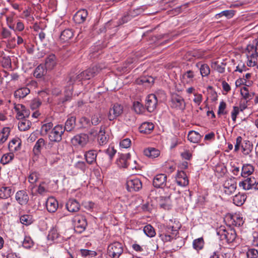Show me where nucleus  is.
I'll use <instances>...</instances> for the list:
<instances>
[{
	"instance_id": "f257e3e1",
	"label": "nucleus",
	"mask_w": 258,
	"mask_h": 258,
	"mask_svg": "<svg viewBox=\"0 0 258 258\" xmlns=\"http://www.w3.org/2000/svg\"><path fill=\"white\" fill-rule=\"evenodd\" d=\"M242 138L240 136L237 137L236 144L234 146V151H238L240 147L241 148V152L245 156H248L249 157H252V152L253 150V145L249 141L245 140L242 142Z\"/></svg>"
},
{
	"instance_id": "f03ea898",
	"label": "nucleus",
	"mask_w": 258,
	"mask_h": 258,
	"mask_svg": "<svg viewBox=\"0 0 258 258\" xmlns=\"http://www.w3.org/2000/svg\"><path fill=\"white\" fill-rule=\"evenodd\" d=\"M161 231L159 233V237L164 241H170L174 239L178 233V230L174 226L168 225L165 226L164 225L161 226Z\"/></svg>"
},
{
	"instance_id": "7ed1b4c3",
	"label": "nucleus",
	"mask_w": 258,
	"mask_h": 258,
	"mask_svg": "<svg viewBox=\"0 0 258 258\" xmlns=\"http://www.w3.org/2000/svg\"><path fill=\"white\" fill-rule=\"evenodd\" d=\"M217 234L220 236L221 240H226L228 243H231L236 237V233L234 229L221 226L217 229Z\"/></svg>"
},
{
	"instance_id": "20e7f679",
	"label": "nucleus",
	"mask_w": 258,
	"mask_h": 258,
	"mask_svg": "<svg viewBox=\"0 0 258 258\" xmlns=\"http://www.w3.org/2000/svg\"><path fill=\"white\" fill-rule=\"evenodd\" d=\"M123 251V247L122 243L115 241L108 246L107 252L111 258H119Z\"/></svg>"
},
{
	"instance_id": "39448f33",
	"label": "nucleus",
	"mask_w": 258,
	"mask_h": 258,
	"mask_svg": "<svg viewBox=\"0 0 258 258\" xmlns=\"http://www.w3.org/2000/svg\"><path fill=\"white\" fill-rule=\"evenodd\" d=\"M171 107L176 110L183 111L186 104L183 97L177 94H173L171 98Z\"/></svg>"
},
{
	"instance_id": "423d86ee",
	"label": "nucleus",
	"mask_w": 258,
	"mask_h": 258,
	"mask_svg": "<svg viewBox=\"0 0 258 258\" xmlns=\"http://www.w3.org/2000/svg\"><path fill=\"white\" fill-rule=\"evenodd\" d=\"M65 129L60 125H56L53 127L49 134V139L51 142H59L62 139V135H63Z\"/></svg>"
},
{
	"instance_id": "0eeeda50",
	"label": "nucleus",
	"mask_w": 258,
	"mask_h": 258,
	"mask_svg": "<svg viewBox=\"0 0 258 258\" xmlns=\"http://www.w3.org/2000/svg\"><path fill=\"white\" fill-rule=\"evenodd\" d=\"M105 152L109 155V158L106 157L98 159L99 163L104 169H106L110 166L111 159L115 155L116 150L113 147H109Z\"/></svg>"
},
{
	"instance_id": "6e6552de",
	"label": "nucleus",
	"mask_w": 258,
	"mask_h": 258,
	"mask_svg": "<svg viewBox=\"0 0 258 258\" xmlns=\"http://www.w3.org/2000/svg\"><path fill=\"white\" fill-rule=\"evenodd\" d=\"M126 188L128 191H138L142 187V183L139 178L128 179L126 183Z\"/></svg>"
},
{
	"instance_id": "1a4fd4ad",
	"label": "nucleus",
	"mask_w": 258,
	"mask_h": 258,
	"mask_svg": "<svg viewBox=\"0 0 258 258\" xmlns=\"http://www.w3.org/2000/svg\"><path fill=\"white\" fill-rule=\"evenodd\" d=\"M240 187H242L244 190L254 189L258 190V181L253 177L248 178L239 183Z\"/></svg>"
},
{
	"instance_id": "9d476101",
	"label": "nucleus",
	"mask_w": 258,
	"mask_h": 258,
	"mask_svg": "<svg viewBox=\"0 0 258 258\" xmlns=\"http://www.w3.org/2000/svg\"><path fill=\"white\" fill-rule=\"evenodd\" d=\"M157 104V98L155 95L151 94L146 97L145 106L149 112H153L156 108Z\"/></svg>"
},
{
	"instance_id": "9b49d317",
	"label": "nucleus",
	"mask_w": 258,
	"mask_h": 258,
	"mask_svg": "<svg viewBox=\"0 0 258 258\" xmlns=\"http://www.w3.org/2000/svg\"><path fill=\"white\" fill-rule=\"evenodd\" d=\"M236 182L234 178H228L223 183L224 192L228 195L232 194L236 190Z\"/></svg>"
},
{
	"instance_id": "f8f14e48",
	"label": "nucleus",
	"mask_w": 258,
	"mask_h": 258,
	"mask_svg": "<svg viewBox=\"0 0 258 258\" xmlns=\"http://www.w3.org/2000/svg\"><path fill=\"white\" fill-rule=\"evenodd\" d=\"M14 109L17 112L16 118L18 119H24L30 115V111L25 106L20 104H15Z\"/></svg>"
},
{
	"instance_id": "ddd939ff",
	"label": "nucleus",
	"mask_w": 258,
	"mask_h": 258,
	"mask_svg": "<svg viewBox=\"0 0 258 258\" xmlns=\"http://www.w3.org/2000/svg\"><path fill=\"white\" fill-rule=\"evenodd\" d=\"M123 107L118 103L114 104L110 108L108 113V119L113 120L117 117L122 114Z\"/></svg>"
},
{
	"instance_id": "4468645a",
	"label": "nucleus",
	"mask_w": 258,
	"mask_h": 258,
	"mask_svg": "<svg viewBox=\"0 0 258 258\" xmlns=\"http://www.w3.org/2000/svg\"><path fill=\"white\" fill-rule=\"evenodd\" d=\"M167 176L165 174H158L153 179V185L156 188H163L166 185Z\"/></svg>"
},
{
	"instance_id": "2eb2a0df",
	"label": "nucleus",
	"mask_w": 258,
	"mask_h": 258,
	"mask_svg": "<svg viewBox=\"0 0 258 258\" xmlns=\"http://www.w3.org/2000/svg\"><path fill=\"white\" fill-rule=\"evenodd\" d=\"M15 198L17 202L21 205H26L29 201V196L26 191L24 190L17 191Z\"/></svg>"
},
{
	"instance_id": "dca6fc26",
	"label": "nucleus",
	"mask_w": 258,
	"mask_h": 258,
	"mask_svg": "<svg viewBox=\"0 0 258 258\" xmlns=\"http://www.w3.org/2000/svg\"><path fill=\"white\" fill-rule=\"evenodd\" d=\"M46 208L49 212H55L58 207V202L53 197L49 198L46 203Z\"/></svg>"
},
{
	"instance_id": "f3484780",
	"label": "nucleus",
	"mask_w": 258,
	"mask_h": 258,
	"mask_svg": "<svg viewBox=\"0 0 258 258\" xmlns=\"http://www.w3.org/2000/svg\"><path fill=\"white\" fill-rule=\"evenodd\" d=\"M176 181L177 183L180 185L184 186L188 184V180L185 173L183 171H178Z\"/></svg>"
},
{
	"instance_id": "a211bd4d",
	"label": "nucleus",
	"mask_w": 258,
	"mask_h": 258,
	"mask_svg": "<svg viewBox=\"0 0 258 258\" xmlns=\"http://www.w3.org/2000/svg\"><path fill=\"white\" fill-rule=\"evenodd\" d=\"M80 207L79 203L75 199L69 200L66 204V208L71 212H78Z\"/></svg>"
},
{
	"instance_id": "6ab92c4d",
	"label": "nucleus",
	"mask_w": 258,
	"mask_h": 258,
	"mask_svg": "<svg viewBox=\"0 0 258 258\" xmlns=\"http://www.w3.org/2000/svg\"><path fill=\"white\" fill-rule=\"evenodd\" d=\"M46 158L51 164L57 162L59 160L58 151L53 149L48 150L46 153Z\"/></svg>"
},
{
	"instance_id": "aec40b11",
	"label": "nucleus",
	"mask_w": 258,
	"mask_h": 258,
	"mask_svg": "<svg viewBox=\"0 0 258 258\" xmlns=\"http://www.w3.org/2000/svg\"><path fill=\"white\" fill-rule=\"evenodd\" d=\"M154 125L152 122H145L143 123L139 127V131L141 133L148 134L154 129Z\"/></svg>"
},
{
	"instance_id": "412c9836",
	"label": "nucleus",
	"mask_w": 258,
	"mask_h": 258,
	"mask_svg": "<svg viewBox=\"0 0 258 258\" xmlns=\"http://www.w3.org/2000/svg\"><path fill=\"white\" fill-rule=\"evenodd\" d=\"M230 221L231 224L237 227L241 226L244 223L243 217L237 213L230 216Z\"/></svg>"
},
{
	"instance_id": "4be33fe9",
	"label": "nucleus",
	"mask_w": 258,
	"mask_h": 258,
	"mask_svg": "<svg viewBox=\"0 0 258 258\" xmlns=\"http://www.w3.org/2000/svg\"><path fill=\"white\" fill-rule=\"evenodd\" d=\"M56 64V57L54 54L49 55L45 59V68L47 70H51Z\"/></svg>"
},
{
	"instance_id": "5701e85b",
	"label": "nucleus",
	"mask_w": 258,
	"mask_h": 258,
	"mask_svg": "<svg viewBox=\"0 0 258 258\" xmlns=\"http://www.w3.org/2000/svg\"><path fill=\"white\" fill-rule=\"evenodd\" d=\"M21 142L19 138L13 139L9 144V149L11 152H16L20 149Z\"/></svg>"
},
{
	"instance_id": "b1692460",
	"label": "nucleus",
	"mask_w": 258,
	"mask_h": 258,
	"mask_svg": "<svg viewBox=\"0 0 258 258\" xmlns=\"http://www.w3.org/2000/svg\"><path fill=\"white\" fill-rule=\"evenodd\" d=\"M130 153L121 154L120 157L116 161L117 165L120 168H126L127 167V160L130 158Z\"/></svg>"
},
{
	"instance_id": "393cba45",
	"label": "nucleus",
	"mask_w": 258,
	"mask_h": 258,
	"mask_svg": "<svg viewBox=\"0 0 258 258\" xmlns=\"http://www.w3.org/2000/svg\"><path fill=\"white\" fill-rule=\"evenodd\" d=\"M254 167L250 164H245L243 165L241 171V175L242 177H246L251 175L254 171Z\"/></svg>"
},
{
	"instance_id": "a878e982",
	"label": "nucleus",
	"mask_w": 258,
	"mask_h": 258,
	"mask_svg": "<svg viewBox=\"0 0 258 258\" xmlns=\"http://www.w3.org/2000/svg\"><path fill=\"white\" fill-rule=\"evenodd\" d=\"M30 90L27 87H22L16 90L14 93L16 98H24L30 93Z\"/></svg>"
},
{
	"instance_id": "bb28decb",
	"label": "nucleus",
	"mask_w": 258,
	"mask_h": 258,
	"mask_svg": "<svg viewBox=\"0 0 258 258\" xmlns=\"http://www.w3.org/2000/svg\"><path fill=\"white\" fill-rule=\"evenodd\" d=\"M45 143V141L43 138H40L37 141L33 149L35 155H38L41 153V149Z\"/></svg>"
},
{
	"instance_id": "cd10ccee",
	"label": "nucleus",
	"mask_w": 258,
	"mask_h": 258,
	"mask_svg": "<svg viewBox=\"0 0 258 258\" xmlns=\"http://www.w3.org/2000/svg\"><path fill=\"white\" fill-rule=\"evenodd\" d=\"M74 35V33L72 30L68 29L64 30L61 32L60 35V40L62 42L68 41Z\"/></svg>"
},
{
	"instance_id": "c85d7f7f",
	"label": "nucleus",
	"mask_w": 258,
	"mask_h": 258,
	"mask_svg": "<svg viewBox=\"0 0 258 258\" xmlns=\"http://www.w3.org/2000/svg\"><path fill=\"white\" fill-rule=\"evenodd\" d=\"M144 155L151 158H155L160 155V151L154 148H149L144 150Z\"/></svg>"
},
{
	"instance_id": "c756f323",
	"label": "nucleus",
	"mask_w": 258,
	"mask_h": 258,
	"mask_svg": "<svg viewBox=\"0 0 258 258\" xmlns=\"http://www.w3.org/2000/svg\"><path fill=\"white\" fill-rule=\"evenodd\" d=\"M12 193L11 187L2 186L0 188V199H8L11 196Z\"/></svg>"
},
{
	"instance_id": "7c9ffc66",
	"label": "nucleus",
	"mask_w": 258,
	"mask_h": 258,
	"mask_svg": "<svg viewBox=\"0 0 258 258\" xmlns=\"http://www.w3.org/2000/svg\"><path fill=\"white\" fill-rule=\"evenodd\" d=\"M202 136L201 135L195 131H190L188 134V140L192 143H199L201 139Z\"/></svg>"
},
{
	"instance_id": "2f4dec72",
	"label": "nucleus",
	"mask_w": 258,
	"mask_h": 258,
	"mask_svg": "<svg viewBox=\"0 0 258 258\" xmlns=\"http://www.w3.org/2000/svg\"><path fill=\"white\" fill-rule=\"evenodd\" d=\"M246 199V197L244 194L239 193L234 196L233 203L237 206H240L244 204Z\"/></svg>"
},
{
	"instance_id": "473e14b6",
	"label": "nucleus",
	"mask_w": 258,
	"mask_h": 258,
	"mask_svg": "<svg viewBox=\"0 0 258 258\" xmlns=\"http://www.w3.org/2000/svg\"><path fill=\"white\" fill-rule=\"evenodd\" d=\"M247 66L249 67H253L257 66V56L247 51Z\"/></svg>"
},
{
	"instance_id": "72a5a7b5",
	"label": "nucleus",
	"mask_w": 258,
	"mask_h": 258,
	"mask_svg": "<svg viewBox=\"0 0 258 258\" xmlns=\"http://www.w3.org/2000/svg\"><path fill=\"white\" fill-rule=\"evenodd\" d=\"M31 125V122L25 118L22 119L18 123V128L21 131H26L29 130Z\"/></svg>"
},
{
	"instance_id": "f704fd0d",
	"label": "nucleus",
	"mask_w": 258,
	"mask_h": 258,
	"mask_svg": "<svg viewBox=\"0 0 258 258\" xmlns=\"http://www.w3.org/2000/svg\"><path fill=\"white\" fill-rule=\"evenodd\" d=\"M47 70L42 64L38 66L35 70L34 76L37 78H41L46 74Z\"/></svg>"
},
{
	"instance_id": "c9c22d12",
	"label": "nucleus",
	"mask_w": 258,
	"mask_h": 258,
	"mask_svg": "<svg viewBox=\"0 0 258 258\" xmlns=\"http://www.w3.org/2000/svg\"><path fill=\"white\" fill-rule=\"evenodd\" d=\"M85 157L86 160V161L89 164H92L93 162H94L97 157V153L96 151L95 150H90L86 153L85 154Z\"/></svg>"
},
{
	"instance_id": "e433bc0d",
	"label": "nucleus",
	"mask_w": 258,
	"mask_h": 258,
	"mask_svg": "<svg viewBox=\"0 0 258 258\" xmlns=\"http://www.w3.org/2000/svg\"><path fill=\"white\" fill-rule=\"evenodd\" d=\"M10 128L9 127H4L0 133V143L3 144L8 139L10 135Z\"/></svg>"
},
{
	"instance_id": "4c0bfd02",
	"label": "nucleus",
	"mask_w": 258,
	"mask_h": 258,
	"mask_svg": "<svg viewBox=\"0 0 258 258\" xmlns=\"http://www.w3.org/2000/svg\"><path fill=\"white\" fill-rule=\"evenodd\" d=\"M196 66L198 68H200L201 74L203 77H206L209 75L210 73V70L207 64H201L200 63H198L196 64Z\"/></svg>"
},
{
	"instance_id": "58836bf2",
	"label": "nucleus",
	"mask_w": 258,
	"mask_h": 258,
	"mask_svg": "<svg viewBox=\"0 0 258 258\" xmlns=\"http://www.w3.org/2000/svg\"><path fill=\"white\" fill-rule=\"evenodd\" d=\"M240 94L242 97L247 100H251L253 96L254 93H249V91L248 90L247 87H243L240 90Z\"/></svg>"
},
{
	"instance_id": "ea45409f",
	"label": "nucleus",
	"mask_w": 258,
	"mask_h": 258,
	"mask_svg": "<svg viewBox=\"0 0 258 258\" xmlns=\"http://www.w3.org/2000/svg\"><path fill=\"white\" fill-rule=\"evenodd\" d=\"M143 231L144 233L149 237H153L156 235V232L152 226L148 224L144 227Z\"/></svg>"
},
{
	"instance_id": "a19ab883",
	"label": "nucleus",
	"mask_w": 258,
	"mask_h": 258,
	"mask_svg": "<svg viewBox=\"0 0 258 258\" xmlns=\"http://www.w3.org/2000/svg\"><path fill=\"white\" fill-rule=\"evenodd\" d=\"M194 77V72L191 71H188L182 75L183 82L186 83L191 82Z\"/></svg>"
},
{
	"instance_id": "79ce46f5",
	"label": "nucleus",
	"mask_w": 258,
	"mask_h": 258,
	"mask_svg": "<svg viewBox=\"0 0 258 258\" xmlns=\"http://www.w3.org/2000/svg\"><path fill=\"white\" fill-rule=\"evenodd\" d=\"M14 155L13 152L5 154L1 158V163L4 165L8 164L14 159Z\"/></svg>"
},
{
	"instance_id": "37998d69",
	"label": "nucleus",
	"mask_w": 258,
	"mask_h": 258,
	"mask_svg": "<svg viewBox=\"0 0 258 258\" xmlns=\"http://www.w3.org/2000/svg\"><path fill=\"white\" fill-rule=\"evenodd\" d=\"M98 142L100 145H105L108 142V138L105 135V131L100 130L98 134Z\"/></svg>"
},
{
	"instance_id": "c03bdc74",
	"label": "nucleus",
	"mask_w": 258,
	"mask_h": 258,
	"mask_svg": "<svg viewBox=\"0 0 258 258\" xmlns=\"http://www.w3.org/2000/svg\"><path fill=\"white\" fill-rule=\"evenodd\" d=\"M75 118L71 117L67 119L66 122L65 126L63 127L67 132H70L75 127Z\"/></svg>"
},
{
	"instance_id": "a18cd8bd",
	"label": "nucleus",
	"mask_w": 258,
	"mask_h": 258,
	"mask_svg": "<svg viewBox=\"0 0 258 258\" xmlns=\"http://www.w3.org/2000/svg\"><path fill=\"white\" fill-rule=\"evenodd\" d=\"M193 247L197 250H201L204 245V241L202 237L197 238L193 241Z\"/></svg>"
},
{
	"instance_id": "49530a36",
	"label": "nucleus",
	"mask_w": 258,
	"mask_h": 258,
	"mask_svg": "<svg viewBox=\"0 0 258 258\" xmlns=\"http://www.w3.org/2000/svg\"><path fill=\"white\" fill-rule=\"evenodd\" d=\"M20 222L25 225H29L33 222L32 216L29 215H24L20 217Z\"/></svg>"
},
{
	"instance_id": "de8ad7c7",
	"label": "nucleus",
	"mask_w": 258,
	"mask_h": 258,
	"mask_svg": "<svg viewBox=\"0 0 258 258\" xmlns=\"http://www.w3.org/2000/svg\"><path fill=\"white\" fill-rule=\"evenodd\" d=\"M53 123L51 122L43 124L40 130V134L42 136L46 135L48 132L52 128Z\"/></svg>"
},
{
	"instance_id": "09e8293b",
	"label": "nucleus",
	"mask_w": 258,
	"mask_h": 258,
	"mask_svg": "<svg viewBox=\"0 0 258 258\" xmlns=\"http://www.w3.org/2000/svg\"><path fill=\"white\" fill-rule=\"evenodd\" d=\"M11 32L6 27H2L0 31V38L2 39H8L11 36Z\"/></svg>"
},
{
	"instance_id": "8fccbe9b",
	"label": "nucleus",
	"mask_w": 258,
	"mask_h": 258,
	"mask_svg": "<svg viewBox=\"0 0 258 258\" xmlns=\"http://www.w3.org/2000/svg\"><path fill=\"white\" fill-rule=\"evenodd\" d=\"M73 225L74 227V230L76 232H78V233H80L81 231L79 230L80 228H81V218L79 216H75L73 220Z\"/></svg>"
},
{
	"instance_id": "3c124183",
	"label": "nucleus",
	"mask_w": 258,
	"mask_h": 258,
	"mask_svg": "<svg viewBox=\"0 0 258 258\" xmlns=\"http://www.w3.org/2000/svg\"><path fill=\"white\" fill-rule=\"evenodd\" d=\"M133 109L137 114H141L144 111L143 105L139 101H136L134 103Z\"/></svg>"
},
{
	"instance_id": "603ef678",
	"label": "nucleus",
	"mask_w": 258,
	"mask_h": 258,
	"mask_svg": "<svg viewBox=\"0 0 258 258\" xmlns=\"http://www.w3.org/2000/svg\"><path fill=\"white\" fill-rule=\"evenodd\" d=\"M246 50L247 52L254 53V55L258 57V41L255 45H248L247 46Z\"/></svg>"
},
{
	"instance_id": "864d4df0",
	"label": "nucleus",
	"mask_w": 258,
	"mask_h": 258,
	"mask_svg": "<svg viewBox=\"0 0 258 258\" xmlns=\"http://www.w3.org/2000/svg\"><path fill=\"white\" fill-rule=\"evenodd\" d=\"M137 82L139 84L145 83L153 84L154 83V79L150 76L142 77L138 79Z\"/></svg>"
},
{
	"instance_id": "5fc2aeb1",
	"label": "nucleus",
	"mask_w": 258,
	"mask_h": 258,
	"mask_svg": "<svg viewBox=\"0 0 258 258\" xmlns=\"http://www.w3.org/2000/svg\"><path fill=\"white\" fill-rule=\"evenodd\" d=\"M59 237V234L56 228H52L51 229L48 235V238L52 240H57Z\"/></svg>"
},
{
	"instance_id": "6e6d98bb",
	"label": "nucleus",
	"mask_w": 258,
	"mask_h": 258,
	"mask_svg": "<svg viewBox=\"0 0 258 258\" xmlns=\"http://www.w3.org/2000/svg\"><path fill=\"white\" fill-rule=\"evenodd\" d=\"M96 254L97 253L95 251L82 249V256L92 258L96 256Z\"/></svg>"
},
{
	"instance_id": "4d7b16f0",
	"label": "nucleus",
	"mask_w": 258,
	"mask_h": 258,
	"mask_svg": "<svg viewBox=\"0 0 258 258\" xmlns=\"http://www.w3.org/2000/svg\"><path fill=\"white\" fill-rule=\"evenodd\" d=\"M94 72L90 69L82 72V79L88 80L93 77Z\"/></svg>"
},
{
	"instance_id": "13d9d810",
	"label": "nucleus",
	"mask_w": 258,
	"mask_h": 258,
	"mask_svg": "<svg viewBox=\"0 0 258 258\" xmlns=\"http://www.w3.org/2000/svg\"><path fill=\"white\" fill-rule=\"evenodd\" d=\"M143 12V9L139 8L136 9L131 10L128 11V13L129 14V16H130V17L133 18L142 14Z\"/></svg>"
},
{
	"instance_id": "bf43d9fd",
	"label": "nucleus",
	"mask_w": 258,
	"mask_h": 258,
	"mask_svg": "<svg viewBox=\"0 0 258 258\" xmlns=\"http://www.w3.org/2000/svg\"><path fill=\"white\" fill-rule=\"evenodd\" d=\"M246 255L247 258H258V251L254 248L248 249Z\"/></svg>"
},
{
	"instance_id": "052dcab7",
	"label": "nucleus",
	"mask_w": 258,
	"mask_h": 258,
	"mask_svg": "<svg viewBox=\"0 0 258 258\" xmlns=\"http://www.w3.org/2000/svg\"><path fill=\"white\" fill-rule=\"evenodd\" d=\"M28 179L31 184H34L38 179V174L36 172H33L30 174Z\"/></svg>"
},
{
	"instance_id": "680f3d73",
	"label": "nucleus",
	"mask_w": 258,
	"mask_h": 258,
	"mask_svg": "<svg viewBox=\"0 0 258 258\" xmlns=\"http://www.w3.org/2000/svg\"><path fill=\"white\" fill-rule=\"evenodd\" d=\"M234 15V11L233 10H225L221 12L218 14L220 17L225 16L228 19H230L233 17Z\"/></svg>"
},
{
	"instance_id": "e2e57ef3",
	"label": "nucleus",
	"mask_w": 258,
	"mask_h": 258,
	"mask_svg": "<svg viewBox=\"0 0 258 258\" xmlns=\"http://www.w3.org/2000/svg\"><path fill=\"white\" fill-rule=\"evenodd\" d=\"M48 191L47 185L44 182L40 183L38 186L37 191L39 194L42 195Z\"/></svg>"
},
{
	"instance_id": "0e129e2a",
	"label": "nucleus",
	"mask_w": 258,
	"mask_h": 258,
	"mask_svg": "<svg viewBox=\"0 0 258 258\" xmlns=\"http://www.w3.org/2000/svg\"><path fill=\"white\" fill-rule=\"evenodd\" d=\"M101 115L99 113H96L94 114L91 118V123L93 125H96L99 123L101 121Z\"/></svg>"
},
{
	"instance_id": "69168bd1",
	"label": "nucleus",
	"mask_w": 258,
	"mask_h": 258,
	"mask_svg": "<svg viewBox=\"0 0 258 258\" xmlns=\"http://www.w3.org/2000/svg\"><path fill=\"white\" fill-rule=\"evenodd\" d=\"M41 104V102L40 100L35 99L33 100L30 104V107L32 110H35L38 108Z\"/></svg>"
},
{
	"instance_id": "338daca9",
	"label": "nucleus",
	"mask_w": 258,
	"mask_h": 258,
	"mask_svg": "<svg viewBox=\"0 0 258 258\" xmlns=\"http://www.w3.org/2000/svg\"><path fill=\"white\" fill-rule=\"evenodd\" d=\"M226 107V104L224 101H221L220 103V105L218 108V114H225L226 112L225 111Z\"/></svg>"
},
{
	"instance_id": "774afa93",
	"label": "nucleus",
	"mask_w": 258,
	"mask_h": 258,
	"mask_svg": "<svg viewBox=\"0 0 258 258\" xmlns=\"http://www.w3.org/2000/svg\"><path fill=\"white\" fill-rule=\"evenodd\" d=\"M22 245L23 247L28 248L32 245V241L30 237H25L23 241Z\"/></svg>"
}]
</instances>
